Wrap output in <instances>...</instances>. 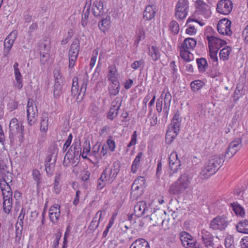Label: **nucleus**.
I'll use <instances>...</instances> for the list:
<instances>
[{"label": "nucleus", "mask_w": 248, "mask_h": 248, "mask_svg": "<svg viewBox=\"0 0 248 248\" xmlns=\"http://www.w3.org/2000/svg\"><path fill=\"white\" fill-rule=\"evenodd\" d=\"M81 77V78H83V81H82V84L81 86L80 91H82V90H84V91L85 92L86 90L87 86V83H88V78L87 76L85 75V74L83 75H79V77Z\"/></svg>", "instance_id": "59"}, {"label": "nucleus", "mask_w": 248, "mask_h": 248, "mask_svg": "<svg viewBox=\"0 0 248 248\" xmlns=\"http://www.w3.org/2000/svg\"><path fill=\"white\" fill-rule=\"evenodd\" d=\"M24 126L20 125L18 120L14 118L9 124V137L11 140L18 141L20 143L23 142L24 139Z\"/></svg>", "instance_id": "3"}, {"label": "nucleus", "mask_w": 248, "mask_h": 248, "mask_svg": "<svg viewBox=\"0 0 248 248\" xmlns=\"http://www.w3.org/2000/svg\"><path fill=\"white\" fill-rule=\"evenodd\" d=\"M181 163L176 162L172 164H169V168L170 169V172L169 173V177L172 176L174 173H177L180 169Z\"/></svg>", "instance_id": "38"}, {"label": "nucleus", "mask_w": 248, "mask_h": 248, "mask_svg": "<svg viewBox=\"0 0 248 248\" xmlns=\"http://www.w3.org/2000/svg\"><path fill=\"white\" fill-rule=\"evenodd\" d=\"M230 220L225 216H217L214 217L210 223V228L213 230L222 231L228 226Z\"/></svg>", "instance_id": "4"}, {"label": "nucleus", "mask_w": 248, "mask_h": 248, "mask_svg": "<svg viewBox=\"0 0 248 248\" xmlns=\"http://www.w3.org/2000/svg\"><path fill=\"white\" fill-rule=\"evenodd\" d=\"M108 16H106L105 18L103 17V19L98 23V27L100 30L104 32H107L108 31V21L107 19Z\"/></svg>", "instance_id": "37"}, {"label": "nucleus", "mask_w": 248, "mask_h": 248, "mask_svg": "<svg viewBox=\"0 0 248 248\" xmlns=\"http://www.w3.org/2000/svg\"><path fill=\"white\" fill-rule=\"evenodd\" d=\"M164 105L165 106H170L171 101V95L169 92H167L164 97Z\"/></svg>", "instance_id": "60"}, {"label": "nucleus", "mask_w": 248, "mask_h": 248, "mask_svg": "<svg viewBox=\"0 0 248 248\" xmlns=\"http://www.w3.org/2000/svg\"><path fill=\"white\" fill-rule=\"evenodd\" d=\"M218 51V48L211 46L209 47V56L213 62H217L218 61L217 57Z\"/></svg>", "instance_id": "40"}, {"label": "nucleus", "mask_w": 248, "mask_h": 248, "mask_svg": "<svg viewBox=\"0 0 248 248\" xmlns=\"http://www.w3.org/2000/svg\"><path fill=\"white\" fill-rule=\"evenodd\" d=\"M162 105H163V99L159 98L156 101V110L159 113H160L162 110Z\"/></svg>", "instance_id": "62"}, {"label": "nucleus", "mask_w": 248, "mask_h": 248, "mask_svg": "<svg viewBox=\"0 0 248 248\" xmlns=\"http://www.w3.org/2000/svg\"><path fill=\"white\" fill-rule=\"evenodd\" d=\"M204 85L205 83L203 81L201 80H195L191 82L190 87L193 92H197Z\"/></svg>", "instance_id": "34"}, {"label": "nucleus", "mask_w": 248, "mask_h": 248, "mask_svg": "<svg viewBox=\"0 0 248 248\" xmlns=\"http://www.w3.org/2000/svg\"><path fill=\"white\" fill-rule=\"evenodd\" d=\"M143 154L142 152H139L134 159L131 168V171L133 173H136L137 172L140 166L141 158L143 156Z\"/></svg>", "instance_id": "26"}, {"label": "nucleus", "mask_w": 248, "mask_h": 248, "mask_svg": "<svg viewBox=\"0 0 248 248\" xmlns=\"http://www.w3.org/2000/svg\"><path fill=\"white\" fill-rule=\"evenodd\" d=\"M17 36V32L16 31H12L9 35L6 38L4 41L5 49L9 52L11 49L14 41Z\"/></svg>", "instance_id": "17"}, {"label": "nucleus", "mask_w": 248, "mask_h": 248, "mask_svg": "<svg viewBox=\"0 0 248 248\" xmlns=\"http://www.w3.org/2000/svg\"><path fill=\"white\" fill-rule=\"evenodd\" d=\"M62 93V87L60 84L55 83L54 84V89L53 91V94L55 98L59 97Z\"/></svg>", "instance_id": "51"}, {"label": "nucleus", "mask_w": 248, "mask_h": 248, "mask_svg": "<svg viewBox=\"0 0 248 248\" xmlns=\"http://www.w3.org/2000/svg\"><path fill=\"white\" fill-rule=\"evenodd\" d=\"M181 122L182 118L179 111H177L174 113L170 124V128L174 130L175 133L179 132Z\"/></svg>", "instance_id": "15"}, {"label": "nucleus", "mask_w": 248, "mask_h": 248, "mask_svg": "<svg viewBox=\"0 0 248 248\" xmlns=\"http://www.w3.org/2000/svg\"><path fill=\"white\" fill-rule=\"evenodd\" d=\"M7 178L2 177L0 180V188L3 197L12 196L13 192L9 184L12 181V174L7 173Z\"/></svg>", "instance_id": "6"}, {"label": "nucleus", "mask_w": 248, "mask_h": 248, "mask_svg": "<svg viewBox=\"0 0 248 248\" xmlns=\"http://www.w3.org/2000/svg\"><path fill=\"white\" fill-rule=\"evenodd\" d=\"M144 38V31L142 29L140 30L135 42H137V43H139L141 40L143 39Z\"/></svg>", "instance_id": "64"}, {"label": "nucleus", "mask_w": 248, "mask_h": 248, "mask_svg": "<svg viewBox=\"0 0 248 248\" xmlns=\"http://www.w3.org/2000/svg\"><path fill=\"white\" fill-rule=\"evenodd\" d=\"M189 8L188 0H179L175 7V16L178 19L186 17Z\"/></svg>", "instance_id": "7"}, {"label": "nucleus", "mask_w": 248, "mask_h": 248, "mask_svg": "<svg viewBox=\"0 0 248 248\" xmlns=\"http://www.w3.org/2000/svg\"><path fill=\"white\" fill-rule=\"evenodd\" d=\"M147 203L145 201L138 202L134 207V213L136 216L140 217L147 210Z\"/></svg>", "instance_id": "16"}, {"label": "nucleus", "mask_w": 248, "mask_h": 248, "mask_svg": "<svg viewBox=\"0 0 248 248\" xmlns=\"http://www.w3.org/2000/svg\"><path fill=\"white\" fill-rule=\"evenodd\" d=\"M169 28L170 31L174 34H177L179 31V26L176 21H170L169 25Z\"/></svg>", "instance_id": "45"}, {"label": "nucleus", "mask_w": 248, "mask_h": 248, "mask_svg": "<svg viewBox=\"0 0 248 248\" xmlns=\"http://www.w3.org/2000/svg\"><path fill=\"white\" fill-rule=\"evenodd\" d=\"M111 81V87H109V94L116 95L120 91V83L118 79L109 80Z\"/></svg>", "instance_id": "27"}, {"label": "nucleus", "mask_w": 248, "mask_h": 248, "mask_svg": "<svg viewBox=\"0 0 248 248\" xmlns=\"http://www.w3.org/2000/svg\"><path fill=\"white\" fill-rule=\"evenodd\" d=\"M232 5L231 0H220L217 4V11L221 14L229 15L232 11Z\"/></svg>", "instance_id": "11"}, {"label": "nucleus", "mask_w": 248, "mask_h": 248, "mask_svg": "<svg viewBox=\"0 0 248 248\" xmlns=\"http://www.w3.org/2000/svg\"><path fill=\"white\" fill-rule=\"evenodd\" d=\"M197 42L196 40L193 38H187L184 40L181 46L182 49H193L196 46Z\"/></svg>", "instance_id": "22"}, {"label": "nucleus", "mask_w": 248, "mask_h": 248, "mask_svg": "<svg viewBox=\"0 0 248 248\" xmlns=\"http://www.w3.org/2000/svg\"><path fill=\"white\" fill-rule=\"evenodd\" d=\"M129 248H150V246L145 239L138 238L132 243Z\"/></svg>", "instance_id": "19"}, {"label": "nucleus", "mask_w": 248, "mask_h": 248, "mask_svg": "<svg viewBox=\"0 0 248 248\" xmlns=\"http://www.w3.org/2000/svg\"><path fill=\"white\" fill-rule=\"evenodd\" d=\"M231 206L236 215L243 217L245 215L244 209L239 204L235 202L232 203Z\"/></svg>", "instance_id": "35"}, {"label": "nucleus", "mask_w": 248, "mask_h": 248, "mask_svg": "<svg viewBox=\"0 0 248 248\" xmlns=\"http://www.w3.org/2000/svg\"><path fill=\"white\" fill-rule=\"evenodd\" d=\"M236 228L238 232L248 234V220L245 219L239 222Z\"/></svg>", "instance_id": "28"}, {"label": "nucleus", "mask_w": 248, "mask_h": 248, "mask_svg": "<svg viewBox=\"0 0 248 248\" xmlns=\"http://www.w3.org/2000/svg\"><path fill=\"white\" fill-rule=\"evenodd\" d=\"M120 162L118 160L114 162L110 172L109 173V177L112 175V178H115L117 174L120 171L121 167Z\"/></svg>", "instance_id": "36"}, {"label": "nucleus", "mask_w": 248, "mask_h": 248, "mask_svg": "<svg viewBox=\"0 0 248 248\" xmlns=\"http://www.w3.org/2000/svg\"><path fill=\"white\" fill-rule=\"evenodd\" d=\"M14 74L16 83V87L18 90H20L23 87V82L22 79V75L19 69L14 71Z\"/></svg>", "instance_id": "33"}, {"label": "nucleus", "mask_w": 248, "mask_h": 248, "mask_svg": "<svg viewBox=\"0 0 248 248\" xmlns=\"http://www.w3.org/2000/svg\"><path fill=\"white\" fill-rule=\"evenodd\" d=\"M79 41L78 39H75L71 44L68 51L69 67L73 68L77 61L79 51Z\"/></svg>", "instance_id": "5"}, {"label": "nucleus", "mask_w": 248, "mask_h": 248, "mask_svg": "<svg viewBox=\"0 0 248 248\" xmlns=\"http://www.w3.org/2000/svg\"><path fill=\"white\" fill-rule=\"evenodd\" d=\"M203 233L202 236V240L205 244V247H213L214 243L213 242L214 237L210 232L205 231L204 232H202Z\"/></svg>", "instance_id": "21"}, {"label": "nucleus", "mask_w": 248, "mask_h": 248, "mask_svg": "<svg viewBox=\"0 0 248 248\" xmlns=\"http://www.w3.org/2000/svg\"><path fill=\"white\" fill-rule=\"evenodd\" d=\"M137 141V132L136 131H134L131 136V138L130 141L128 143L127 145V149L126 152H127L128 151V149L131 147L134 146L136 144Z\"/></svg>", "instance_id": "49"}, {"label": "nucleus", "mask_w": 248, "mask_h": 248, "mask_svg": "<svg viewBox=\"0 0 248 248\" xmlns=\"http://www.w3.org/2000/svg\"><path fill=\"white\" fill-rule=\"evenodd\" d=\"M60 179L61 175L60 174L57 175L55 177L53 190L57 194H59L61 191V186L60 185Z\"/></svg>", "instance_id": "46"}, {"label": "nucleus", "mask_w": 248, "mask_h": 248, "mask_svg": "<svg viewBox=\"0 0 248 248\" xmlns=\"http://www.w3.org/2000/svg\"><path fill=\"white\" fill-rule=\"evenodd\" d=\"M145 182L146 180L144 177L139 176L135 180L133 184H134V186L138 185L145 187Z\"/></svg>", "instance_id": "53"}, {"label": "nucleus", "mask_w": 248, "mask_h": 248, "mask_svg": "<svg viewBox=\"0 0 248 248\" xmlns=\"http://www.w3.org/2000/svg\"><path fill=\"white\" fill-rule=\"evenodd\" d=\"M81 194V191L79 190H77L76 192L75 197L73 201V204L75 206H77L79 202V195Z\"/></svg>", "instance_id": "63"}, {"label": "nucleus", "mask_w": 248, "mask_h": 248, "mask_svg": "<svg viewBox=\"0 0 248 248\" xmlns=\"http://www.w3.org/2000/svg\"><path fill=\"white\" fill-rule=\"evenodd\" d=\"M60 205L58 204H55L52 205L48 211L49 218L51 222L54 224L57 223L60 217Z\"/></svg>", "instance_id": "13"}, {"label": "nucleus", "mask_w": 248, "mask_h": 248, "mask_svg": "<svg viewBox=\"0 0 248 248\" xmlns=\"http://www.w3.org/2000/svg\"><path fill=\"white\" fill-rule=\"evenodd\" d=\"M90 175L91 173L89 171L87 170H84L81 173L80 178L82 181L86 182L89 179Z\"/></svg>", "instance_id": "56"}, {"label": "nucleus", "mask_w": 248, "mask_h": 248, "mask_svg": "<svg viewBox=\"0 0 248 248\" xmlns=\"http://www.w3.org/2000/svg\"><path fill=\"white\" fill-rule=\"evenodd\" d=\"M144 64V61L142 60L135 61L131 64L132 68L136 70Z\"/></svg>", "instance_id": "61"}, {"label": "nucleus", "mask_w": 248, "mask_h": 248, "mask_svg": "<svg viewBox=\"0 0 248 248\" xmlns=\"http://www.w3.org/2000/svg\"><path fill=\"white\" fill-rule=\"evenodd\" d=\"M108 173L106 168L103 170L101 177L98 180L97 188L98 189H102L106 186L108 180Z\"/></svg>", "instance_id": "24"}, {"label": "nucleus", "mask_w": 248, "mask_h": 248, "mask_svg": "<svg viewBox=\"0 0 248 248\" xmlns=\"http://www.w3.org/2000/svg\"><path fill=\"white\" fill-rule=\"evenodd\" d=\"M232 51V48L230 46H227L226 47L222 48L219 52L220 59L224 61L228 60Z\"/></svg>", "instance_id": "30"}, {"label": "nucleus", "mask_w": 248, "mask_h": 248, "mask_svg": "<svg viewBox=\"0 0 248 248\" xmlns=\"http://www.w3.org/2000/svg\"><path fill=\"white\" fill-rule=\"evenodd\" d=\"M178 133H175L174 130H172V129L170 127L167 131L166 134V142L168 144H170L176 138Z\"/></svg>", "instance_id": "29"}, {"label": "nucleus", "mask_w": 248, "mask_h": 248, "mask_svg": "<svg viewBox=\"0 0 248 248\" xmlns=\"http://www.w3.org/2000/svg\"><path fill=\"white\" fill-rule=\"evenodd\" d=\"M120 106L121 103L119 101L112 102L111 108L109 109V119L113 120L117 116Z\"/></svg>", "instance_id": "20"}, {"label": "nucleus", "mask_w": 248, "mask_h": 248, "mask_svg": "<svg viewBox=\"0 0 248 248\" xmlns=\"http://www.w3.org/2000/svg\"><path fill=\"white\" fill-rule=\"evenodd\" d=\"M73 139V135L70 133L68 137V138L66 140L63 147V150L66 151L68 148L70 146L71 142Z\"/></svg>", "instance_id": "57"}, {"label": "nucleus", "mask_w": 248, "mask_h": 248, "mask_svg": "<svg viewBox=\"0 0 248 248\" xmlns=\"http://www.w3.org/2000/svg\"><path fill=\"white\" fill-rule=\"evenodd\" d=\"M93 13L95 16H104V5L101 0H96L93 6Z\"/></svg>", "instance_id": "18"}, {"label": "nucleus", "mask_w": 248, "mask_h": 248, "mask_svg": "<svg viewBox=\"0 0 248 248\" xmlns=\"http://www.w3.org/2000/svg\"><path fill=\"white\" fill-rule=\"evenodd\" d=\"M180 56L186 62H190L192 61L190 58V55H192L187 49H182L180 47Z\"/></svg>", "instance_id": "41"}, {"label": "nucleus", "mask_w": 248, "mask_h": 248, "mask_svg": "<svg viewBox=\"0 0 248 248\" xmlns=\"http://www.w3.org/2000/svg\"><path fill=\"white\" fill-rule=\"evenodd\" d=\"M33 101L32 99H29L27 104V118L28 124L30 125L35 124L38 116V109L36 106H34Z\"/></svg>", "instance_id": "8"}, {"label": "nucleus", "mask_w": 248, "mask_h": 248, "mask_svg": "<svg viewBox=\"0 0 248 248\" xmlns=\"http://www.w3.org/2000/svg\"><path fill=\"white\" fill-rule=\"evenodd\" d=\"M8 169L7 166L3 164V163H0V173H1V175L2 176V177H6L7 178V173H10L7 170Z\"/></svg>", "instance_id": "58"}, {"label": "nucleus", "mask_w": 248, "mask_h": 248, "mask_svg": "<svg viewBox=\"0 0 248 248\" xmlns=\"http://www.w3.org/2000/svg\"><path fill=\"white\" fill-rule=\"evenodd\" d=\"M150 55L154 61H157L160 58V53L156 46H152L150 50Z\"/></svg>", "instance_id": "43"}, {"label": "nucleus", "mask_w": 248, "mask_h": 248, "mask_svg": "<svg viewBox=\"0 0 248 248\" xmlns=\"http://www.w3.org/2000/svg\"><path fill=\"white\" fill-rule=\"evenodd\" d=\"M78 77H74L73 78V83L71 87V92L72 94L76 95L78 91Z\"/></svg>", "instance_id": "48"}, {"label": "nucleus", "mask_w": 248, "mask_h": 248, "mask_svg": "<svg viewBox=\"0 0 248 248\" xmlns=\"http://www.w3.org/2000/svg\"><path fill=\"white\" fill-rule=\"evenodd\" d=\"M118 79V74L115 65L109 66V80Z\"/></svg>", "instance_id": "44"}, {"label": "nucleus", "mask_w": 248, "mask_h": 248, "mask_svg": "<svg viewBox=\"0 0 248 248\" xmlns=\"http://www.w3.org/2000/svg\"><path fill=\"white\" fill-rule=\"evenodd\" d=\"M102 211H98L94 217L93 218L92 221L91 222L90 226L93 227V228H96L98 224L99 220L101 218V217L102 216Z\"/></svg>", "instance_id": "47"}, {"label": "nucleus", "mask_w": 248, "mask_h": 248, "mask_svg": "<svg viewBox=\"0 0 248 248\" xmlns=\"http://www.w3.org/2000/svg\"><path fill=\"white\" fill-rule=\"evenodd\" d=\"M98 56V50L95 49L93 51V55L91 59L90 65L91 68H92L96 62L97 58Z\"/></svg>", "instance_id": "55"}, {"label": "nucleus", "mask_w": 248, "mask_h": 248, "mask_svg": "<svg viewBox=\"0 0 248 248\" xmlns=\"http://www.w3.org/2000/svg\"><path fill=\"white\" fill-rule=\"evenodd\" d=\"M189 177L184 173L182 174L178 180L170 186L169 192L171 195H179L182 193L190 184Z\"/></svg>", "instance_id": "2"}, {"label": "nucleus", "mask_w": 248, "mask_h": 248, "mask_svg": "<svg viewBox=\"0 0 248 248\" xmlns=\"http://www.w3.org/2000/svg\"><path fill=\"white\" fill-rule=\"evenodd\" d=\"M156 15V5H148L146 6L143 14V17L146 20H150L154 18Z\"/></svg>", "instance_id": "14"}, {"label": "nucleus", "mask_w": 248, "mask_h": 248, "mask_svg": "<svg viewBox=\"0 0 248 248\" xmlns=\"http://www.w3.org/2000/svg\"><path fill=\"white\" fill-rule=\"evenodd\" d=\"M144 187L143 186H138V185H135L134 184H132L131 186V194H133L135 195V197H138L139 196H140L143 189Z\"/></svg>", "instance_id": "42"}, {"label": "nucleus", "mask_w": 248, "mask_h": 248, "mask_svg": "<svg viewBox=\"0 0 248 248\" xmlns=\"http://www.w3.org/2000/svg\"><path fill=\"white\" fill-rule=\"evenodd\" d=\"M48 119L46 117L43 118L41 122L40 130L42 131L46 132L48 129Z\"/></svg>", "instance_id": "54"}, {"label": "nucleus", "mask_w": 248, "mask_h": 248, "mask_svg": "<svg viewBox=\"0 0 248 248\" xmlns=\"http://www.w3.org/2000/svg\"><path fill=\"white\" fill-rule=\"evenodd\" d=\"M180 239L182 246L186 248H193L197 243L196 239L189 233L183 231L179 234Z\"/></svg>", "instance_id": "9"}, {"label": "nucleus", "mask_w": 248, "mask_h": 248, "mask_svg": "<svg viewBox=\"0 0 248 248\" xmlns=\"http://www.w3.org/2000/svg\"><path fill=\"white\" fill-rule=\"evenodd\" d=\"M206 39L208 41L209 47H218L219 42H221V39L212 35H207Z\"/></svg>", "instance_id": "32"}, {"label": "nucleus", "mask_w": 248, "mask_h": 248, "mask_svg": "<svg viewBox=\"0 0 248 248\" xmlns=\"http://www.w3.org/2000/svg\"><path fill=\"white\" fill-rule=\"evenodd\" d=\"M232 22L227 19L223 18L218 22L217 25V30L218 32L223 35L231 36L232 32L231 30Z\"/></svg>", "instance_id": "10"}, {"label": "nucleus", "mask_w": 248, "mask_h": 248, "mask_svg": "<svg viewBox=\"0 0 248 248\" xmlns=\"http://www.w3.org/2000/svg\"><path fill=\"white\" fill-rule=\"evenodd\" d=\"M196 62L200 73H204L208 67L207 60L205 58H200L196 59Z\"/></svg>", "instance_id": "23"}, {"label": "nucleus", "mask_w": 248, "mask_h": 248, "mask_svg": "<svg viewBox=\"0 0 248 248\" xmlns=\"http://www.w3.org/2000/svg\"><path fill=\"white\" fill-rule=\"evenodd\" d=\"M181 162L180 160L178 158V155L176 152H172L169 157V164H172L176 162Z\"/></svg>", "instance_id": "52"}, {"label": "nucleus", "mask_w": 248, "mask_h": 248, "mask_svg": "<svg viewBox=\"0 0 248 248\" xmlns=\"http://www.w3.org/2000/svg\"><path fill=\"white\" fill-rule=\"evenodd\" d=\"M91 151V145L90 142L89 140H85L83 145V150L81 152V150L80 155H81V156L84 159L88 158V155L90 152Z\"/></svg>", "instance_id": "31"}, {"label": "nucleus", "mask_w": 248, "mask_h": 248, "mask_svg": "<svg viewBox=\"0 0 248 248\" xmlns=\"http://www.w3.org/2000/svg\"><path fill=\"white\" fill-rule=\"evenodd\" d=\"M3 208L4 212L9 214L12 207V196L3 197Z\"/></svg>", "instance_id": "25"}, {"label": "nucleus", "mask_w": 248, "mask_h": 248, "mask_svg": "<svg viewBox=\"0 0 248 248\" xmlns=\"http://www.w3.org/2000/svg\"><path fill=\"white\" fill-rule=\"evenodd\" d=\"M51 158L52 156L51 155L48 156L46 158L45 169L47 173H52L55 167V164L54 163H50Z\"/></svg>", "instance_id": "39"}, {"label": "nucleus", "mask_w": 248, "mask_h": 248, "mask_svg": "<svg viewBox=\"0 0 248 248\" xmlns=\"http://www.w3.org/2000/svg\"><path fill=\"white\" fill-rule=\"evenodd\" d=\"M223 162V155H214L210 157L202 169L200 174L201 178L207 179L215 174L219 169L220 164Z\"/></svg>", "instance_id": "1"}, {"label": "nucleus", "mask_w": 248, "mask_h": 248, "mask_svg": "<svg viewBox=\"0 0 248 248\" xmlns=\"http://www.w3.org/2000/svg\"><path fill=\"white\" fill-rule=\"evenodd\" d=\"M33 179L36 182L37 185L41 183V176L40 171L37 169H33L32 171Z\"/></svg>", "instance_id": "50"}, {"label": "nucleus", "mask_w": 248, "mask_h": 248, "mask_svg": "<svg viewBox=\"0 0 248 248\" xmlns=\"http://www.w3.org/2000/svg\"><path fill=\"white\" fill-rule=\"evenodd\" d=\"M242 140L240 138H237L233 141L231 142L225 155V157L226 158H231L241 148Z\"/></svg>", "instance_id": "12"}]
</instances>
